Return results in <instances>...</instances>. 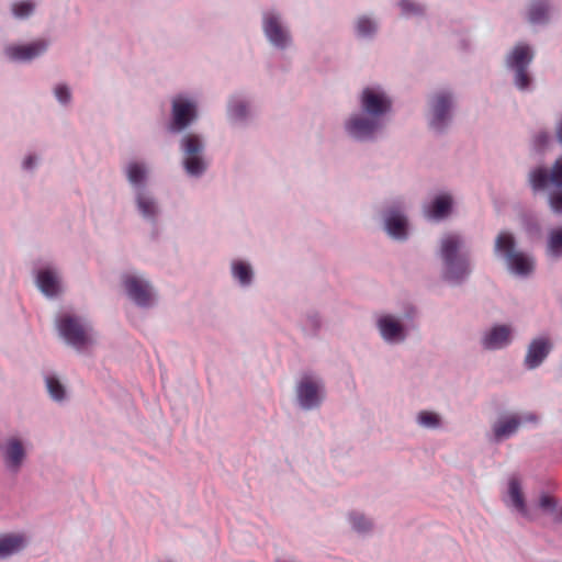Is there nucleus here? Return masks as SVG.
<instances>
[{
    "label": "nucleus",
    "instance_id": "1",
    "mask_svg": "<svg viewBox=\"0 0 562 562\" xmlns=\"http://www.w3.org/2000/svg\"><path fill=\"white\" fill-rule=\"evenodd\" d=\"M462 245V239L456 234H448L441 239L440 255L445 265L443 277L448 281L460 282L470 273L467 255L459 254Z\"/></svg>",
    "mask_w": 562,
    "mask_h": 562
},
{
    "label": "nucleus",
    "instance_id": "2",
    "mask_svg": "<svg viewBox=\"0 0 562 562\" xmlns=\"http://www.w3.org/2000/svg\"><path fill=\"white\" fill-rule=\"evenodd\" d=\"M295 403L305 412L321 408L326 398L324 380L315 372H303L294 386Z\"/></svg>",
    "mask_w": 562,
    "mask_h": 562
},
{
    "label": "nucleus",
    "instance_id": "3",
    "mask_svg": "<svg viewBox=\"0 0 562 562\" xmlns=\"http://www.w3.org/2000/svg\"><path fill=\"white\" fill-rule=\"evenodd\" d=\"M538 422V415L532 412L501 415L491 427L490 440L494 443H501L515 436L522 425H536Z\"/></svg>",
    "mask_w": 562,
    "mask_h": 562
},
{
    "label": "nucleus",
    "instance_id": "4",
    "mask_svg": "<svg viewBox=\"0 0 562 562\" xmlns=\"http://www.w3.org/2000/svg\"><path fill=\"white\" fill-rule=\"evenodd\" d=\"M495 251L506 258L510 270L518 274H528L533 268L532 260L522 252L515 250V239L506 232H502L495 240Z\"/></svg>",
    "mask_w": 562,
    "mask_h": 562
},
{
    "label": "nucleus",
    "instance_id": "5",
    "mask_svg": "<svg viewBox=\"0 0 562 562\" xmlns=\"http://www.w3.org/2000/svg\"><path fill=\"white\" fill-rule=\"evenodd\" d=\"M182 150L184 153L183 165L186 171L191 176H200L205 170V164L201 157L203 144L198 135L189 134L182 139Z\"/></svg>",
    "mask_w": 562,
    "mask_h": 562
},
{
    "label": "nucleus",
    "instance_id": "6",
    "mask_svg": "<svg viewBox=\"0 0 562 562\" xmlns=\"http://www.w3.org/2000/svg\"><path fill=\"white\" fill-rule=\"evenodd\" d=\"M59 334L70 344L81 347L89 342L90 333L86 325L70 315H63L57 322Z\"/></svg>",
    "mask_w": 562,
    "mask_h": 562
},
{
    "label": "nucleus",
    "instance_id": "7",
    "mask_svg": "<svg viewBox=\"0 0 562 562\" xmlns=\"http://www.w3.org/2000/svg\"><path fill=\"white\" fill-rule=\"evenodd\" d=\"M530 181L535 190L548 188H562V158L558 159L550 170L538 168L530 175Z\"/></svg>",
    "mask_w": 562,
    "mask_h": 562
},
{
    "label": "nucleus",
    "instance_id": "8",
    "mask_svg": "<svg viewBox=\"0 0 562 562\" xmlns=\"http://www.w3.org/2000/svg\"><path fill=\"white\" fill-rule=\"evenodd\" d=\"M123 284L130 299L139 306H149L153 302V292L149 283L134 274H125Z\"/></svg>",
    "mask_w": 562,
    "mask_h": 562
},
{
    "label": "nucleus",
    "instance_id": "9",
    "mask_svg": "<svg viewBox=\"0 0 562 562\" xmlns=\"http://www.w3.org/2000/svg\"><path fill=\"white\" fill-rule=\"evenodd\" d=\"M196 117L195 104L178 97L172 101L171 131L179 132L188 127Z\"/></svg>",
    "mask_w": 562,
    "mask_h": 562
},
{
    "label": "nucleus",
    "instance_id": "10",
    "mask_svg": "<svg viewBox=\"0 0 562 562\" xmlns=\"http://www.w3.org/2000/svg\"><path fill=\"white\" fill-rule=\"evenodd\" d=\"M2 457L5 468L12 473H18L26 458L22 440L16 437L9 438L2 447Z\"/></svg>",
    "mask_w": 562,
    "mask_h": 562
},
{
    "label": "nucleus",
    "instance_id": "11",
    "mask_svg": "<svg viewBox=\"0 0 562 562\" xmlns=\"http://www.w3.org/2000/svg\"><path fill=\"white\" fill-rule=\"evenodd\" d=\"M362 109L372 116L386 113L391 108V100L382 92L366 88L361 97Z\"/></svg>",
    "mask_w": 562,
    "mask_h": 562
},
{
    "label": "nucleus",
    "instance_id": "12",
    "mask_svg": "<svg viewBox=\"0 0 562 562\" xmlns=\"http://www.w3.org/2000/svg\"><path fill=\"white\" fill-rule=\"evenodd\" d=\"M47 46L45 41L38 40L26 45L9 46L5 53L13 60L29 61L44 53Z\"/></svg>",
    "mask_w": 562,
    "mask_h": 562
},
{
    "label": "nucleus",
    "instance_id": "13",
    "mask_svg": "<svg viewBox=\"0 0 562 562\" xmlns=\"http://www.w3.org/2000/svg\"><path fill=\"white\" fill-rule=\"evenodd\" d=\"M451 108V97L447 93H438L434 97L431 103L430 126L434 130H441L447 121Z\"/></svg>",
    "mask_w": 562,
    "mask_h": 562
},
{
    "label": "nucleus",
    "instance_id": "14",
    "mask_svg": "<svg viewBox=\"0 0 562 562\" xmlns=\"http://www.w3.org/2000/svg\"><path fill=\"white\" fill-rule=\"evenodd\" d=\"M263 30L269 41L278 47H285L290 42L288 32L282 27L276 15L268 14L263 21Z\"/></svg>",
    "mask_w": 562,
    "mask_h": 562
},
{
    "label": "nucleus",
    "instance_id": "15",
    "mask_svg": "<svg viewBox=\"0 0 562 562\" xmlns=\"http://www.w3.org/2000/svg\"><path fill=\"white\" fill-rule=\"evenodd\" d=\"M378 127L379 123L374 117L367 119L361 116H353L346 124L348 133L359 139H364L372 136Z\"/></svg>",
    "mask_w": 562,
    "mask_h": 562
},
{
    "label": "nucleus",
    "instance_id": "16",
    "mask_svg": "<svg viewBox=\"0 0 562 562\" xmlns=\"http://www.w3.org/2000/svg\"><path fill=\"white\" fill-rule=\"evenodd\" d=\"M27 540L22 533H7L0 536V560L21 552Z\"/></svg>",
    "mask_w": 562,
    "mask_h": 562
},
{
    "label": "nucleus",
    "instance_id": "17",
    "mask_svg": "<svg viewBox=\"0 0 562 562\" xmlns=\"http://www.w3.org/2000/svg\"><path fill=\"white\" fill-rule=\"evenodd\" d=\"M378 326L382 337L390 341H400L404 339V328L402 324L391 315L381 316Z\"/></svg>",
    "mask_w": 562,
    "mask_h": 562
},
{
    "label": "nucleus",
    "instance_id": "18",
    "mask_svg": "<svg viewBox=\"0 0 562 562\" xmlns=\"http://www.w3.org/2000/svg\"><path fill=\"white\" fill-rule=\"evenodd\" d=\"M508 495L510 497L512 505L519 512V514L530 519L531 517L521 492L520 482L515 477L509 480Z\"/></svg>",
    "mask_w": 562,
    "mask_h": 562
},
{
    "label": "nucleus",
    "instance_id": "19",
    "mask_svg": "<svg viewBox=\"0 0 562 562\" xmlns=\"http://www.w3.org/2000/svg\"><path fill=\"white\" fill-rule=\"evenodd\" d=\"M37 285L47 296H54L59 292V281L54 271L49 269L41 270L37 273Z\"/></svg>",
    "mask_w": 562,
    "mask_h": 562
},
{
    "label": "nucleus",
    "instance_id": "20",
    "mask_svg": "<svg viewBox=\"0 0 562 562\" xmlns=\"http://www.w3.org/2000/svg\"><path fill=\"white\" fill-rule=\"evenodd\" d=\"M385 228L392 237L404 239L407 235L406 218L398 212H391L385 220Z\"/></svg>",
    "mask_w": 562,
    "mask_h": 562
},
{
    "label": "nucleus",
    "instance_id": "21",
    "mask_svg": "<svg viewBox=\"0 0 562 562\" xmlns=\"http://www.w3.org/2000/svg\"><path fill=\"white\" fill-rule=\"evenodd\" d=\"M348 521L351 525L352 530L362 535L370 533L374 527L371 518L357 510H352L348 514Z\"/></svg>",
    "mask_w": 562,
    "mask_h": 562
},
{
    "label": "nucleus",
    "instance_id": "22",
    "mask_svg": "<svg viewBox=\"0 0 562 562\" xmlns=\"http://www.w3.org/2000/svg\"><path fill=\"white\" fill-rule=\"evenodd\" d=\"M532 59V54L527 45H517L508 57V65L513 68H527Z\"/></svg>",
    "mask_w": 562,
    "mask_h": 562
},
{
    "label": "nucleus",
    "instance_id": "23",
    "mask_svg": "<svg viewBox=\"0 0 562 562\" xmlns=\"http://www.w3.org/2000/svg\"><path fill=\"white\" fill-rule=\"evenodd\" d=\"M484 340L486 348H504L509 340V329L506 326H496Z\"/></svg>",
    "mask_w": 562,
    "mask_h": 562
},
{
    "label": "nucleus",
    "instance_id": "24",
    "mask_svg": "<svg viewBox=\"0 0 562 562\" xmlns=\"http://www.w3.org/2000/svg\"><path fill=\"white\" fill-rule=\"evenodd\" d=\"M452 200L449 195L437 196L431 206L429 207L427 215L435 220H440L447 216L450 212Z\"/></svg>",
    "mask_w": 562,
    "mask_h": 562
},
{
    "label": "nucleus",
    "instance_id": "25",
    "mask_svg": "<svg viewBox=\"0 0 562 562\" xmlns=\"http://www.w3.org/2000/svg\"><path fill=\"white\" fill-rule=\"evenodd\" d=\"M47 392L55 402H63L66 398V389L59 379L53 373L45 374Z\"/></svg>",
    "mask_w": 562,
    "mask_h": 562
},
{
    "label": "nucleus",
    "instance_id": "26",
    "mask_svg": "<svg viewBox=\"0 0 562 562\" xmlns=\"http://www.w3.org/2000/svg\"><path fill=\"white\" fill-rule=\"evenodd\" d=\"M528 19L531 23H546L549 19V4L546 1H535L528 10Z\"/></svg>",
    "mask_w": 562,
    "mask_h": 562
},
{
    "label": "nucleus",
    "instance_id": "27",
    "mask_svg": "<svg viewBox=\"0 0 562 562\" xmlns=\"http://www.w3.org/2000/svg\"><path fill=\"white\" fill-rule=\"evenodd\" d=\"M136 202H137L139 212L145 217H149V218L155 217V215L157 214V206H156L155 201L151 198H149L146 194L140 192L137 195Z\"/></svg>",
    "mask_w": 562,
    "mask_h": 562
},
{
    "label": "nucleus",
    "instance_id": "28",
    "mask_svg": "<svg viewBox=\"0 0 562 562\" xmlns=\"http://www.w3.org/2000/svg\"><path fill=\"white\" fill-rule=\"evenodd\" d=\"M548 250L554 257L562 256V228L552 229L550 232Z\"/></svg>",
    "mask_w": 562,
    "mask_h": 562
},
{
    "label": "nucleus",
    "instance_id": "29",
    "mask_svg": "<svg viewBox=\"0 0 562 562\" xmlns=\"http://www.w3.org/2000/svg\"><path fill=\"white\" fill-rule=\"evenodd\" d=\"M417 423L425 428L436 429L441 426L439 415L428 411H422L417 415Z\"/></svg>",
    "mask_w": 562,
    "mask_h": 562
},
{
    "label": "nucleus",
    "instance_id": "30",
    "mask_svg": "<svg viewBox=\"0 0 562 562\" xmlns=\"http://www.w3.org/2000/svg\"><path fill=\"white\" fill-rule=\"evenodd\" d=\"M233 274L244 285L249 284L252 278L250 267L243 261H237L233 265Z\"/></svg>",
    "mask_w": 562,
    "mask_h": 562
},
{
    "label": "nucleus",
    "instance_id": "31",
    "mask_svg": "<svg viewBox=\"0 0 562 562\" xmlns=\"http://www.w3.org/2000/svg\"><path fill=\"white\" fill-rule=\"evenodd\" d=\"M559 502L554 496H551L549 494H541L539 497L538 506L539 508L547 513L555 516V513H559L560 509H558Z\"/></svg>",
    "mask_w": 562,
    "mask_h": 562
},
{
    "label": "nucleus",
    "instance_id": "32",
    "mask_svg": "<svg viewBox=\"0 0 562 562\" xmlns=\"http://www.w3.org/2000/svg\"><path fill=\"white\" fill-rule=\"evenodd\" d=\"M146 171L144 167L137 162H132L127 167V178L131 183L138 184L145 179Z\"/></svg>",
    "mask_w": 562,
    "mask_h": 562
},
{
    "label": "nucleus",
    "instance_id": "33",
    "mask_svg": "<svg viewBox=\"0 0 562 562\" xmlns=\"http://www.w3.org/2000/svg\"><path fill=\"white\" fill-rule=\"evenodd\" d=\"M552 347L551 339L547 336H541L532 340L528 351H549Z\"/></svg>",
    "mask_w": 562,
    "mask_h": 562
},
{
    "label": "nucleus",
    "instance_id": "34",
    "mask_svg": "<svg viewBox=\"0 0 562 562\" xmlns=\"http://www.w3.org/2000/svg\"><path fill=\"white\" fill-rule=\"evenodd\" d=\"M357 31L360 35L368 36L375 31V24L367 18H360L357 22Z\"/></svg>",
    "mask_w": 562,
    "mask_h": 562
},
{
    "label": "nucleus",
    "instance_id": "35",
    "mask_svg": "<svg viewBox=\"0 0 562 562\" xmlns=\"http://www.w3.org/2000/svg\"><path fill=\"white\" fill-rule=\"evenodd\" d=\"M548 353H527L525 367L529 370L538 368L546 359Z\"/></svg>",
    "mask_w": 562,
    "mask_h": 562
},
{
    "label": "nucleus",
    "instance_id": "36",
    "mask_svg": "<svg viewBox=\"0 0 562 562\" xmlns=\"http://www.w3.org/2000/svg\"><path fill=\"white\" fill-rule=\"evenodd\" d=\"M34 5L32 2L23 1L13 5V13L18 18H26L32 13Z\"/></svg>",
    "mask_w": 562,
    "mask_h": 562
},
{
    "label": "nucleus",
    "instance_id": "37",
    "mask_svg": "<svg viewBox=\"0 0 562 562\" xmlns=\"http://www.w3.org/2000/svg\"><path fill=\"white\" fill-rule=\"evenodd\" d=\"M516 85L519 89L528 88L530 83L529 75L527 74L526 68H516Z\"/></svg>",
    "mask_w": 562,
    "mask_h": 562
},
{
    "label": "nucleus",
    "instance_id": "38",
    "mask_svg": "<svg viewBox=\"0 0 562 562\" xmlns=\"http://www.w3.org/2000/svg\"><path fill=\"white\" fill-rule=\"evenodd\" d=\"M400 7L403 13L407 15L423 12V8L419 4L412 2L411 0H402Z\"/></svg>",
    "mask_w": 562,
    "mask_h": 562
},
{
    "label": "nucleus",
    "instance_id": "39",
    "mask_svg": "<svg viewBox=\"0 0 562 562\" xmlns=\"http://www.w3.org/2000/svg\"><path fill=\"white\" fill-rule=\"evenodd\" d=\"M549 204L554 213H562V193H551L549 196Z\"/></svg>",
    "mask_w": 562,
    "mask_h": 562
},
{
    "label": "nucleus",
    "instance_id": "40",
    "mask_svg": "<svg viewBox=\"0 0 562 562\" xmlns=\"http://www.w3.org/2000/svg\"><path fill=\"white\" fill-rule=\"evenodd\" d=\"M55 95L61 103H67L70 101V91L67 86L59 85L55 88Z\"/></svg>",
    "mask_w": 562,
    "mask_h": 562
},
{
    "label": "nucleus",
    "instance_id": "41",
    "mask_svg": "<svg viewBox=\"0 0 562 562\" xmlns=\"http://www.w3.org/2000/svg\"><path fill=\"white\" fill-rule=\"evenodd\" d=\"M229 111L232 115L236 119H243L246 116L247 113L246 105L241 102L231 105Z\"/></svg>",
    "mask_w": 562,
    "mask_h": 562
},
{
    "label": "nucleus",
    "instance_id": "42",
    "mask_svg": "<svg viewBox=\"0 0 562 562\" xmlns=\"http://www.w3.org/2000/svg\"><path fill=\"white\" fill-rule=\"evenodd\" d=\"M548 139H549V136H548V134H547V133H541V134H539V135L537 136V142H538V143H539V145H541V146H542V145H544V144H547Z\"/></svg>",
    "mask_w": 562,
    "mask_h": 562
},
{
    "label": "nucleus",
    "instance_id": "43",
    "mask_svg": "<svg viewBox=\"0 0 562 562\" xmlns=\"http://www.w3.org/2000/svg\"><path fill=\"white\" fill-rule=\"evenodd\" d=\"M34 165V158L33 156H29L25 158L24 162H23V167L29 169V168H32Z\"/></svg>",
    "mask_w": 562,
    "mask_h": 562
},
{
    "label": "nucleus",
    "instance_id": "44",
    "mask_svg": "<svg viewBox=\"0 0 562 562\" xmlns=\"http://www.w3.org/2000/svg\"><path fill=\"white\" fill-rule=\"evenodd\" d=\"M552 519L554 524H562V507L560 508L559 513H555V516Z\"/></svg>",
    "mask_w": 562,
    "mask_h": 562
},
{
    "label": "nucleus",
    "instance_id": "45",
    "mask_svg": "<svg viewBox=\"0 0 562 562\" xmlns=\"http://www.w3.org/2000/svg\"><path fill=\"white\" fill-rule=\"evenodd\" d=\"M557 136L560 143H562V119L557 127Z\"/></svg>",
    "mask_w": 562,
    "mask_h": 562
}]
</instances>
